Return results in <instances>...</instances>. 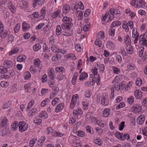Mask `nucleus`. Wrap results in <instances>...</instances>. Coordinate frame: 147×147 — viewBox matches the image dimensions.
Listing matches in <instances>:
<instances>
[{
  "instance_id": "9d476101",
  "label": "nucleus",
  "mask_w": 147,
  "mask_h": 147,
  "mask_svg": "<svg viewBox=\"0 0 147 147\" xmlns=\"http://www.w3.org/2000/svg\"><path fill=\"white\" fill-rule=\"evenodd\" d=\"M70 7L69 5H65L63 7V14H66L69 11Z\"/></svg>"
},
{
  "instance_id": "7c9ffc66",
  "label": "nucleus",
  "mask_w": 147,
  "mask_h": 147,
  "mask_svg": "<svg viewBox=\"0 0 147 147\" xmlns=\"http://www.w3.org/2000/svg\"><path fill=\"white\" fill-rule=\"evenodd\" d=\"M78 73L77 72H75L74 74L72 80V83L73 85H74L75 84L76 80L78 76Z\"/></svg>"
},
{
  "instance_id": "49530a36",
  "label": "nucleus",
  "mask_w": 147,
  "mask_h": 147,
  "mask_svg": "<svg viewBox=\"0 0 147 147\" xmlns=\"http://www.w3.org/2000/svg\"><path fill=\"white\" fill-rule=\"evenodd\" d=\"M59 98H54L52 101V104L53 106L55 105L58 102Z\"/></svg>"
},
{
  "instance_id": "4be33fe9",
  "label": "nucleus",
  "mask_w": 147,
  "mask_h": 147,
  "mask_svg": "<svg viewBox=\"0 0 147 147\" xmlns=\"http://www.w3.org/2000/svg\"><path fill=\"white\" fill-rule=\"evenodd\" d=\"M41 47V45L37 43L33 46V48L34 51H37L40 49Z\"/></svg>"
},
{
  "instance_id": "a878e982",
  "label": "nucleus",
  "mask_w": 147,
  "mask_h": 147,
  "mask_svg": "<svg viewBox=\"0 0 147 147\" xmlns=\"http://www.w3.org/2000/svg\"><path fill=\"white\" fill-rule=\"evenodd\" d=\"M137 2L139 3V4L137 3L136 5V6L137 7H143L146 4V3L143 0H141L139 1H137Z\"/></svg>"
},
{
  "instance_id": "cd10ccee",
  "label": "nucleus",
  "mask_w": 147,
  "mask_h": 147,
  "mask_svg": "<svg viewBox=\"0 0 147 147\" xmlns=\"http://www.w3.org/2000/svg\"><path fill=\"white\" fill-rule=\"evenodd\" d=\"M19 49L17 47L11 50L9 54V55H11L13 54L17 53L19 51Z\"/></svg>"
},
{
  "instance_id": "393cba45",
  "label": "nucleus",
  "mask_w": 147,
  "mask_h": 147,
  "mask_svg": "<svg viewBox=\"0 0 147 147\" xmlns=\"http://www.w3.org/2000/svg\"><path fill=\"white\" fill-rule=\"evenodd\" d=\"M88 76V74L87 73H85V72H83L80 76V80L81 81L83 80L85 78H87Z\"/></svg>"
},
{
  "instance_id": "4c0bfd02",
  "label": "nucleus",
  "mask_w": 147,
  "mask_h": 147,
  "mask_svg": "<svg viewBox=\"0 0 147 147\" xmlns=\"http://www.w3.org/2000/svg\"><path fill=\"white\" fill-rule=\"evenodd\" d=\"M7 121V119L6 118L4 117L3 119L2 122H1L0 126L2 127H3L6 124Z\"/></svg>"
},
{
  "instance_id": "ea45409f",
  "label": "nucleus",
  "mask_w": 147,
  "mask_h": 147,
  "mask_svg": "<svg viewBox=\"0 0 147 147\" xmlns=\"http://www.w3.org/2000/svg\"><path fill=\"white\" fill-rule=\"evenodd\" d=\"M101 41L99 39H97L95 41V44L98 46V47H101Z\"/></svg>"
},
{
  "instance_id": "20e7f679",
  "label": "nucleus",
  "mask_w": 147,
  "mask_h": 147,
  "mask_svg": "<svg viewBox=\"0 0 147 147\" xmlns=\"http://www.w3.org/2000/svg\"><path fill=\"white\" fill-rule=\"evenodd\" d=\"M145 35V33L140 35V42L141 45H144L146 46H147V40L146 39L144 38V35Z\"/></svg>"
},
{
  "instance_id": "b1692460",
  "label": "nucleus",
  "mask_w": 147,
  "mask_h": 147,
  "mask_svg": "<svg viewBox=\"0 0 147 147\" xmlns=\"http://www.w3.org/2000/svg\"><path fill=\"white\" fill-rule=\"evenodd\" d=\"M76 102V100L74 98L73 96L70 103V108L71 109H72L74 108Z\"/></svg>"
},
{
  "instance_id": "2f4dec72",
  "label": "nucleus",
  "mask_w": 147,
  "mask_h": 147,
  "mask_svg": "<svg viewBox=\"0 0 147 147\" xmlns=\"http://www.w3.org/2000/svg\"><path fill=\"white\" fill-rule=\"evenodd\" d=\"M49 77L52 79H53L54 78L55 74L54 72V70L52 69L48 73Z\"/></svg>"
},
{
  "instance_id": "ddd939ff",
  "label": "nucleus",
  "mask_w": 147,
  "mask_h": 147,
  "mask_svg": "<svg viewBox=\"0 0 147 147\" xmlns=\"http://www.w3.org/2000/svg\"><path fill=\"white\" fill-rule=\"evenodd\" d=\"M8 6L11 12L13 13H14L16 11V8L11 2H10L8 3Z\"/></svg>"
},
{
  "instance_id": "0eeeda50",
  "label": "nucleus",
  "mask_w": 147,
  "mask_h": 147,
  "mask_svg": "<svg viewBox=\"0 0 147 147\" xmlns=\"http://www.w3.org/2000/svg\"><path fill=\"white\" fill-rule=\"evenodd\" d=\"M64 105L63 103H62L59 104L55 109V112L56 113H58L60 111L64 108Z\"/></svg>"
},
{
  "instance_id": "f257e3e1",
  "label": "nucleus",
  "mask_w": 147,
  "mask_h": 147,
  "mask_svg": "<svg viewBox=\"0 0 147 147\" xmlns=\"http://www.w3.org/2000/svg\"><path fill=\"white\" fill-rule=\"evenodd\" d=\"M97 100H98L99 101H100L101 100V103L103 106H106L109 104V101L106 97L102 95H98L97 96Z\"/></svg>"
},
{
  "instance_id": "39448f33",
  "label": "nucleus",
  "mask_w": 147,
  "mask_h": 147,
  "mask_svg": "<svg viewBox=\"0 0 147 147\" xmlns=\"http://www.w3.org/2000/svg\"><path fill=\"white\" fill-rule=\"evenodd\" d=\"M145 121V116L144 115H141L137 118L136 120L137 123L139 124H142Z\"/></svg>"
},
{
  "instance_id": "dca6fc26",
  "label": "nucleus",
  "mask_w": 147,
  "mask_h": 147,
  "mask_svg": "<svg viewBox=\"0 0 147 147\" xmlns=\"http://www.w3.org/2000/svg\"><path fill=\"white\" fill-rule=\"evenodd\" d=\"M126 49L128 54H131L133 53V49L131 45H127Z\"/></svg>"
},
{
  "instance_id": "f3484780",
  "label": "nucleus",
  "mask_w": 147,
  "mask_h": 147,
  "mask_svg": "<svg viewBox=\"0 0 147 147\" xmlns=\"http://www.w3.org/2000/svg\"><path fill=\"white\" fill-rule=\"evenodd\" d=\"M121 22L116 20L113 22L111 25V27L113 28L121 25Z\"/></svg>"
},
{
  "instance_id": "a19ab883",
  "label": "nucleus",
  "mask_w": 147,
  "mask_h": 147,
  "mask_svg": "<svg viewBox=\"0 0 147 147\" xmlns=\"http://www.w3.org/2000/svg\"><path fill=\"white\" fill-rule=\"evenodd\" d=\"M120 12L117 9H115L114 8H111V13H113L114 14H117L120 13Z\"/></svg>"
},
{
  "instance_id": "c85d7f7f",
  "label": "nucleus",
  "mask_w": 147,
  "mask_h": 147,
  "mask_svg": "<svg viewBox=\"0 0 147 147\" xmlns=\"http://www.w3.org/2000/svg\"><path fill=\"white\" fill-rule=\"evenodd\" d=\"M26 59V56L20 55L17 58V60L18 61L21 62L25 60Z\"/></svg>"
},
{
  "instance_id": "338daca9",
  "label": "nucleus",
  "mask_w": 147,
  "mask_h": 147,
  "mask_svg": "<svg viewBox=\"0 0 147 147\" xmlns=\"http://www.w3.org/2000/svg\"><path fill=\"white\" fill-rule=\"evenodd\" d=\"M47 75L46 74H44L42 76V77L41 79L42 82L43 83L45 82L47 80Z\"/></svg>"
},
{
  "instance_id": "c756f323",
  "label": "nucleus",
  "mask_w": 147,
  "mask_h": 147,
  "mask_svg": "<svg viewBox=\"0 0 147 147\" xmlns=\"http://www.w3.org/2000/svg\"><path fill=\"white\" fill-rule=\"evenodd\" d=\"M113 73L116 74H118L120 72V69L117 67L113 66L112 68Z\"/></svg>"
},
{
  "instance_id": "9b49d317",
  "label": "nucleus",
  "mask_w": 147,
  "mask_h": 147,
  "mask_svg": "<svg viewBox=\"0 0 147 147\" xmlns=\"http://www.w3.org/2000/svg\"><path fill=\"white\" fill-rule=\"evenodd\" d=\"M3 31L0 32V37L3 38H6L9 34L10 33L9 32L7 31H5L3 33Z\"/></svg>"
},
{
  "instance_id": "4468645a",
  "label": "nucleus",
  "mask_w": 147,
  "mask_h": 147,
  "mask_svg": "<svg viewBox=\"0 0 147 147\" xmlns=\"http://www.w3.org/2000/svg\"><path fill=\"white\" fill-rule=\"evenodd\" d=\"M72 20L71 18H68L66 16L63 17V21L65 24L72 23Z\"/></svg>"
},
{
  "instance_id": "2eb2a0df",
  "label": "nucleus",
  "mask_w": 147,
  "mask_h": 147,
  "mask_svg": "<svg viewBox=\"0 0 147 147\" xmlns=\"http://www.w3.org/2000/svg\"><path fill=\"white\" fill-rule=\"evenodd\" d=\"M61 56L60 54L58 53L56 54L55 56H53L52 58V60L54 61H56L61 59Z\"/></svg>"
},
{
  "instance_id": "f704fd0d",
  "label": "nucleus",
  "mask_w": 147,
  "mask_h": 147,
  "mask_svg": "<svg viewBox=\"0 0 147 147\" xmlns=\"http://www.w3.org/2000/svg\"><path fill=\"white\" fill-rule=\"evenodd\" d=\"M95 82V80L93 79L92 81L86 82L85 83V85L89 87L91 86H93Z\"/></svg>"
},
{
  "instance_id": "e2e57ef3",
  "label": "nucleus",
  "mask_w": 147,
  "mask_h": 147,
  "mask_svg": "<svg viewBox=\"0 0 147 147\" xmlns=\"http://www.w3.org/2000/svg\"><path fill=\"white\" fill-rule=\"evenodd\" d=\"M86 129L87 131L89 132H90L91 134H93V131L91 130V127L90 126H87L86 127Z\"/></svg>"
},
{
  "instance_id": "f03ea898",
  "label": "nucleus",
  "mask_w": 147,
  "mask_h": 147,
  "mask_svg": "<svg viewBox=\"0 0 147 147\" xmlns=\"http://www.w3.org/2000/svg\"><path fill=\"white\" fill-rule=\"evenodd\" d=\"M28 127V124L24 121H20L19 123V128L20 131L23 132L27 129Z\"/></svg>"
},
{
  "instance_id": "c03bdc74",
  "label": "nucleus",
  "mask_w": 147,
  "mask_h": 147,
  "mask_svg": "<svg viewBox=\"0 0 147 147\" xmlns=\"http://www.w3.org/2000/svg\"><path fill=\"white\" fill-rule=\"evenodd\" d=\"M41 121L42 120L41 119L36 118L34 119V123L35 124L38 125H40L41 123Z\"/></svg>"
},
{
  "instance_id": "8fccbe9b",
  "label": "nucleus",
  "mask_w": 147,
  "mask_h": 147,
  "mask_svg": "<svg viewBox=\"0 0 147 147\" xmlns=\"http://www.w3.org/2000/svg\"><path fill=\"white\" fill-rule=\"evenodd\" d=\"M77 13L78 14V18L79 20H81L82 18L83 13L81 11H78Z\"/></svg>"
},
{
  "instance_id": "13d9d810",
  "label": "nucleus",
  "mask_w": 147,
  "mask_h": 147,
  "mask_svg": "<svg viewBox=\"0 0 147 147\" xmlns=\"http://www.w3.org/2000/svg\"><path fill=\"white\" fill-rule=\"evenodd\" d=\"M20 25L19 24H18L15 26L14 30L15 32L16 33L17 32H18V31L20 29Z\"/></svg>"
},
{
  "instance_id": "6ab92c4d",
  "label": "nucleus",
  "mask_w": 147,
  "mask_h": 147,
  "mask_svg": "<svg viewBox=\"0 0 147 147\" xmlns=\"http://www.w3.org/2000/svg\"><path fill=\"white\" fill-rule=\"evenodd\" d=\"M94 142L95 144H97L99 146H101L103 143L102 141L99 138L94 139Z\"/></svg>"
},
{
  "instance_id": "864d4df0",
  "label": "nucleus",
  "mask_w": 147,
  "mask_h": 147,
  "mask_svg": "<svg viewBox=\"0 0 147 147\" xmlns=\"http://www.w3.org/2000/svg\"><path fill=\"white\" fill-rule=\"evenodd\" d=\"M125 122H122L119 125V129L120 131H122L125 125Z\"/></svg>"
},
{
  "instance_id": "6e6d98bb",
  "label": "nucleus",
  "mask_w": 147,
  "mask_h": 147,
  "mask_svg": "<svg viewBox=\"0 0 147 147\" xmlns=\"http://www.w3.org/2000/svg\"><path fill=\"white\" fill-rule=\"evenodd\" d=\"M49 101V100L48 98H47L46 99L42 101L41 103V106L43 107H45L46 104V102H48Z\"/></svg>"
},
{
  "instance_id": "7ed1b4c3",
  "label": "nucleus",
  "mask_w": 147,
  "mask_h": 147,
  "mask_svg": "<svg viewBox=\"0 0 147 147\" xmlns=\"http://www.w3.org/2000/svg\"><path fill=\"white\" fill-rule=\"evenodd\" d=\"M65 24H62L61 25V27L62 29L65 30H70L73 25L72 23Z\"/></svg>"
},
{
  "instance_id": "e433bc0d",
  "label": "nucleus",
  "mask_w": 147,
  "mask_h": 147,
  "mask_svg": "<svg viewBox=\"0 0 147 147\" xmlns=\"http://www.w3.org/2000/svg\"><path fill=\"white\" fill-rule=\"evenodd\" d=\"M37 109L36 108H33L28 113L29 116H33L34 115L35 113L36 112Z\"/></svg>"
},
{
  "instance_id": "473e14b6",
  "label": "nucleus",
  "mask_w": 147,
  "mask_h": 147,
  "mask_svg": "<svg viewBox=\"0 0 147 147\" xmlns=\"http://www.w3.org/2000/svg\"><path fill=\"white\" fill-rule=\"evenodd\" d=\"M18 125L17 121H14L12 124L11 126L12 128V130H15L18 128Z\"/></svg>"
},
{
  "instance_id": "1a4fd4ad",
  "label": "nucleus",
  "mask_w": 147,
  "mask_h": 147,
  "mask_svg": "<svg viewBox=\"0 0 147 147\" xmlns=\"http://www.w3.org/2000/svg\"><path fill=\"white\" fill-rule=\"evenodd\" d=\"M142 92L139 90H137L135 92L134 95L137 99H141L142 96Z\"/></svg>"
},
{
  "instance_id": "69168bd1",
  "label": "nucleus",
  "mask_w": 147,
  "mask_h": 147,
  "mask_svg": "<svg viewBox=\"0 0 147 147\" xmlns=\"http://www.w3.org/2000/svg\"><path fill=\"white\" fill-rule=\"evenodd\" d=\"M125 86V84L124 82H121L119 85V89H122Z\"/></svg>"
},
{
  "instance_id": "de8ad7c7",
  "label": "nucleus",
  "mask_w": 147,
  "mask_h": 147,
  "mask_svg": "<svg viewBox=\"0 0 147 147\" xmlns=\"http://www.w3.org/2000/svg\"><path fill=\"white\" fill-rule=\"evenodd\" d=\"M60 12V11L59 10H57L52 15V17L54 18L57 17L59 14Z\"/></svg>"
},
{
  "instance_id": "bb28decb",
  "label": "nucleus",
  "mask_w": 147,
  "mask_h": 147,
  "mask_svg": "<svg viewBox=\"0 0 147 147\" xmlns=\"http://www.w3.org/2000/svg\"><path fill=\"white\" fill-rule=\"evenodd\" d=\"M59 48L55 45H53L51 47V50L54 52L58 53L59 51Z\"/></svg>"
},
{
  "instance_id": "6e6552de",
  "label": "nucleus",
  "mask_w": 147,
  "mask_h": 147,
  "mask_svg": "<svg viewBox=\"0 0 147 147\" xmlns=\"http://www.w3.org/2000/svg\"><path fill=\"white\" fill-rule=\"evenodd\" d=\"M19 4H20L19 6L21 9L26 8H27L28 6V2L24 0L22 1L21 2L19 3Z\"/></svg>"
},
{
  "instance_id": "3c124183",
  "label": "nucleus",
  "mask_w": 147,
  "mask_h": 147,
  "mask_svg": "<svg viewBox=\"0 0 147 147\" xmlns=\"http://www.w3.org/2000/svg\"><path fill=\"white\" fill-rule=\"evenodd\" d=\"M142 81L141 79L140 78H137L136 81V84L137 86H140L142 84Z\"/></svg>"
},
{
  "instance_id": "a18cd8bd",
  "label": "nucleus",
  "mask_w": 147,
  "mask_h": 147,
  "mask_svg": "<svg viewBox=\"0 0 147 147\" xmlns=\"http://www.w3.org/2000/svg\"><path fill=\"white\" fill-rule=\"evenodd\" d=\"M64 68L62 67H57L55 68V70L57 72H62Z\"/></svg>"
},
{
  "instance_id": "bf43d9fd",
  "label": "nucleus",
  "mask_w": 147,
  "mask_h": 147,
  "mask_svg": "<svg viewBox=\"0 0 147 147\" xmlns=\"http://www.w3.org/2000/svg\"><path fill=\"white\" fill-rule=\"evenodd\" d=\"M59 91V88L56 87L54 89L53 91L52 92V93H53L54 94H55V95H56V96L58 94Z\"/></svg>"
},
{
  "instance_id": "4d7b16f0",
  "label": "nucleus",
  "mask_w": 147,
  "mask_h": 147,
  "mask_svg": "<svg viewBox=\"0 0 147 147\" xmlns=\"http://www.w3.org/2000/svg\"><path fill=\"white\" fill-rule=\"evenodd\" d=\"M84 132L82 131H79L78 132V136L80 137H83L85 136Z\"/></svg>"
},
{
  "instance_id": "412c9836",
  "label": "nucleus",
  "mask_w": 147,
  "mask_h": 147,
  "mask_svg": "<svg viewBox=\"0 0 147 147\" xmlns=\"http://www.w3.org/2000/svg\"><path fill=\"white\" fill-rule=\"evenodd\" d=\"M30 26L27 23L24 22L22 23V29L23 31H25L29 28Z\"/></svg>"
},
{
  "instance_id": "5701e85b",
  "label": "nucleus",
  "mask_w": 147,
  "mask_h": 147,
  "mask_svg": "<svg viewBox=\"0 0 147 147\" xmlns=\"http://www.w3.org/2000/svg\"><path fill=\"white\" fill-rule=\"evenodd\" d=\"M61 28L60 25H58L56 27V34L57 36H59L61 33Z\"/></svg>"
},
{
  "instance_id": "5fc2aeb1",
  "label": "nucleus",
  "mask_w": 147,
  "mask_h": 147,
  "mask_svg": "<svg viewBox=\"0 0 147 147\" xmlns=\"http://www.w3.org/2000/svg\"><path fill=\"white\" fill-rule=\"evenodd\" d=\"M45 137H42L41 139L38 141V144L39 145H41L42 143L45 141Z\"/></svg>"
},
{
  "instance_id": "37998d69",
  "label": "nucleus",
  "mask_w": 147,
  "mask_h": 147,
  "mask_svg": "<svg viewBox=\"0 0 147 147\" xmlns=\"http://www.w3.org/2000/svg\"><path fill=\"white\" fill-rule=\"evenodd\" d=\"M125 106V103L123 102H121L116 107V109H119L121 108L124 107Z\"/></svg>"
},
{
  "instance_id": "c9c22d12",
  "label": "nucleus",
  "mask_w": 147,
  "mask_h": 147,
  "mask_svg": "<svg viewBox=\"0 0 147 147\" xmlns=\"http://www.w3.org/2000/svg\"><path fill=\"white\" fill-rule=\"evenodd\" d=\"M9 82L3 81L0 83V85L3 87H7L9 85Z\"/></svg>"
},
{
  "instance_id": "0e129e2a",
  "label": "nucleus",
  "mask_w": 147,
  "mask_h": 147,
  "mask_svg": "<svg viewBox=\"0 0 147 147\" xmlns=\"http://www.w3.org/2000/svg\"><path fill=\"white\" fill-rule=\"evenodd\" d=\"M97 68L95 67L93 68L92 69V71L93 74H94L95 76H96L97 75Z\"/></svg>"
},
{
  "instance_id": "774afa93",
  "label": "nucleus",
  "mask_w": 147,
  "mask_h": 147,
  "mask_svg": "<svg viewBox=\"0 0 147 147\" xmlns=\"http://www.w3.org/2000/svg\"><path fill=\"white\" fill-rule=\"evenodd\" d=\"M142 105L145 107H147V97L144 99L142 102Z\"/></svg>"
},
{
  "instance_id": "79ce46f5",
  "label": "nucleus",
  "mask_w": 147,
  "mask_h": 147,
  "mask_svg": "<svg viewBox=\"0 0 147 147\" xmlns=\"http://www.w3.org/2000/svg\"><path fill=\"white\" fill-rule=\"evenodd\" d=\"M0 72L2 74H4L7 72V69L5 67L3 66H1L0 67Z\"/></svg>"
},
{
  "instance_id": "09e8293b",
  "label": "nucleus",
  "mask_w": 147,
  "mask_h": 147,
  "mask_svg": "<svg viewBox=\"0 0 147 147\" xmlns=\"http://www.w3.org/2000/svg\"><path fill=\"white\" fill-rule=\"evenodd\" d=\"M134 99V97L133 96H131L128 98L127 101L129 104H131L133 103Z\"/></svg>"
},
{
  "instance_id": "f8f14e48",
  "label": "nucleus",
  "mask_w": 147,
  "mask_h": 147,
  "mask_svg": "<svg viewBox=\"0 0 147 147\" xmlns=\"http://www.w3.org/2000/svg\"><path fill=\"white\" fill-rule=\"evenodd\" d=\"M124 43L127 45H130L131 44V40L129 35H127L125 36V38L124 39Z\"/></svg>"
},
{
  "instance_id": "423d86ee",
  "label": "nucleus",
  "mask_w": 147,
  "mask_h": 147,
  "mask_svg": "<svg viewBox=\"0 0 147 147\" xmlns=\"http://www.w3.org/2000/svg\"><path fill=\"white\" fill-rule=\"evenodd\" d=\"M142 107L140 105H135L132 107L131 109L135 112L138 113L141 110Z\"/></svg>"
},
{
  "instance_id": "a211bd4d",
  "label": "nucleus",
  "mask_w": 147,
  "mask_h": 147,
  "mask_svg": "<svg viewBox=\"0 0 147 147\" xmlns=\"http://www.w3.org/2000/svg\"><path fill=\"white\" fill-rule=\"evenodd\" d=\"M6 64V65L9 68L11 67L12 66L13 64L12 62L9 60H5L4 62V65H5Z\"/></svg>"
},
{
  "instance_id": "aec40b11",
  "label": "nucleus",
  "mask_w": 147,
  "mask_h": 147,
  "mask_svg": "<svg viewBox=\"0 0 147 147\" xmlns=\"http://www.w3.org/2000/svg\"><path fill=\"white\" fill-rule=\"evenodd\" d=\"M115 137L119 140H122L124 139V138L122 137L123 134L119 132H117L115 134Z\"/></svg>"
},
{
  "instance_id": "58836bf2",
  "label": "nucleus",
  "mask_w": 147,
  "mask_h": 147,
  "mask_svg": "<svg viewBox=\"0 0 147 147\" xmlns=\"http://www.w3.org/2000/svg\"><path fill=\"white\" fill-rule=\"evenodd\" d=\"M73 33L72 32H66V31H63L61 33V36L63 35L66 36H69L72 35Z\"/></svg>"
},
{
  "instance_id": "72a5a7b5",
  "label": "nucleus",
  "mask_w": 147,
  "mask_h": 147,
  "mask_svg": "<svg viewBox=\"0 0 147 147\" xmlns=\"http://www.w3.org/2000/svg\"><path fill=\"white\" fill-rule=\"evenodd\" d=\"M110 109H107L104 110L103 113V116L104 117H107L109 115V111Z\"/></svg>"
},
{
  "instance_id": "603ef678",
  "label": "nucleus",
  "mask_w": 147,
  "mask_h": 147,
  "mask_svg": "<svg viewBox=\"0 0 147 147\" xmlns=\"http://www.w3.org/2000/svg\"><path fill=\"white\" fill-rule=\"evenodd\" d=\"M34 101H32L31 100L29 103L28 105L27 108V111H28L29 108H31V107L34 104Z\"/></svg>"
},
{
  "instance_id": "052dcab7",
  "label": "nucleus",
  "mask_w": 147,
  "mask_h": 147,
  "mask_svg": "<svg viewBox=\"0 0 147 147\" xmlns=\"http://www.w3.org/2000/svg\"><path fill=\"white\" fill-rule=\"evenodd\" d=\"M47 113L45 111H42L39 114V117H40L42 118L44 117H46Z\"/></svg>"
},
{
  "instance_id": "680f3d73",
  "label": "nucleus",
  "mask_w": 147,
  "mask_h": 147,
  "mask_svg": "<svg viewBox=\"0 0 147 147\" xmlns=\"http://www.w3.org/2000/svg\"><path fill=\"white\" fill-rule=\"evenodd\" d=\"M122 137L124 138V139L123 140H122V141L124 140L125 139L127 140H129L130 139V136L128 134H125L124 135L123 134Z\"/></svg>"
}]
</instances>
